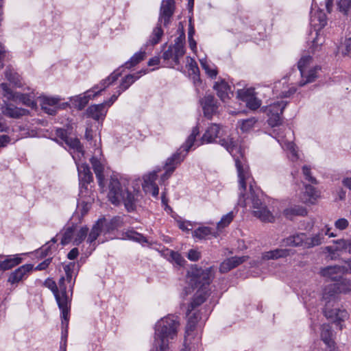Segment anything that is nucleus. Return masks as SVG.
Masks as SVG:
<instances>
[{"mask_svg":"<svg viewBox=\"0 0 351 351\" xmlns=\"http://www.w3.org/2000/svg\"><path fill=\"white\" fill-rule=\"evenodd\" d=\"M332 330L329 325H323L321 328V338L325 344L331 349L334 347V341L331 339Z\"/></svg>","mask_w":351,"mask_h":351,"instance_id":"nucleus-37","label":"nucleus"},{"mask_svg":"<svg viewBox=\"0 0 351 351\" xmlns=\"http://www.w3.org/2000/svg\"><path fill=\"white\" fill-rule=\"evenodd\" d=\"M234 215L233 212H230L226 215L223 216L221 220L217 223L218 229L223 228L228 226L230 222L233 220Z\"/></svg>","mask_w":351,"mask_h":351,"instance_id":"nucleus-53","label":"nucleus"},{"mask_svg":"<svg viewBox=\"0 0 351 351\" xmlns=\"http://www.w3.org/2000/svg\"><path fill=\"white\" fill-rule=\"evenodd\" d=\"M311 23L319 29H322L327 24L326 15L322 11L317 12L314 15L311 17Z\"/></svg>","mask_w":351,"mask_h":351,"instance_id":"nucleus-36","label":"nucleus"},{"mask_svg":"<svg viewBox=\"0 0 351 351\" xmlns=\"http://www.w3.org/2000/svg\"><path fill=\"white\" fill-rule=\"evenodd\" d=\"M34 269L32 264H25L11 272L8 276V282L11 285L18 284L27 278Z\"/></svg>","mask_w":351,"mask_h":351,"instance_id":"nucleus-14","label":"nucleus"},{"mask_svg":"<svg viewBox=\"0 0 351 351\" xmlns=\"http://www.w3.org/2000/svg\"><path fill=\"white\" fill-rule=\"evenodd\" d=\"M307 211L302 206H293L283 210V215L288 219L292 220L295 216H305Z\"/></svg>","mask_w":351,"mask_h":351,"instance_id":"nucleus-30","label":"nucleus"},{"mask_svg":"<svg viewBox=\"0 0 351 351\" xmlns=\"http://www.w3.org/2000/svg\"><path fill=\"white\" fill-rule=\"evenodd\" d=\"M143 190L146 193L152 194L154 197H157L159 193V189L156 184L143 185Z\"/></svg>","mask_w":351,"mask_h":351,"instance_id":"nucleus-56","label":"nucleus"},{"mask_svg":"<svg viewBox=\"0 0 351 351\" xmlns=\"http://www.w3.org/2000/svg\"><path fill=\"white\" fill-rule=\"evenodd\" d=\"M121 75V72L114 71L108 77L101 80L99 84L94 86L91 89L94 92L93 96L96 97L104 90L106 88L109 86L111 84L115 82Z\"/></svg>","mask_w":351,"mask_h":351,"instance_id":"nucleus-20","label":"nucleus"},{"mask_svg":"<svg viewBox=\"0 0 351 351\" xmlns=\"http://www.w3.org/2000/svg\"><path fill=\"white\" fill-rule=\"evenodd\" d=\"M50 248L51 245H49V243H47L36 252V254L39 255L40 257L44 258L49 254Z\"/></svg>","mask_w":351,"mask_h":351,"instance_id":"nucleus-63","label":"nucleus"},{"mask_svg":"<svg viewBox=\"0 0 351 351\" xmlns=\"http://www.w3.org/2000/svg\"><path fill=\"white\" fill-rule=\"evenodd\" d=\"M138 78L139 75L137 74L127 75L121 80V84L119 87V95H121L122 92L126 90Z\"/></svg>","mask_w":351,"mask_h":351,"instance_id":"nucleus-38","label":"nucleus"},{"mask_svg":"<svg viewBox=\"0 0 351 351\" xmlns=\"http://www.w3.org/2000/svg\"><path fill=\"white\" fill-rule=\"evenodd\" d=\"M40 106L45 112L49 115H55L57 111V107L60 99L56 97H49L43 96L39 97Z\"/></svg>","mask_w":351,"mask_h":351,"instance_id":"nucleus-18","label":"nucleus"},{"mask_svg":"<svg viewBox=\"0 0 351 351\" xmlns=\"http://www.w3.org/2000/svg\"><path fill=\"white\" fill-rule=\"evenodd\" d=\"M145 57V51H138L134 53L130 59L127 61L124 66L127 69H130L134 66H136L137 64H138L141 61H142Z\"/></svg>","mask_w":351,"mask_h":351,"instance_id":"nucleus-44","label":"nucleus"},{"mask_svg":"<svg viewBox=\"0 0 351 351\" xmlns=\"http://www.w3.org/2000/svg\"><path fill=\"white\" fill-rule=\"evenodd\" d=\"M78 176L80 180V185L82 187H86L88 184H90L93 180V174L90 168L86 164H82L77 165Z\"/></svg>","mask_w":351,"mask_h":351,"instance_id":"nucleus-24","label":"nucleus"},{"mask_svg":"<svg viewBox=\"0 0 351 351\" xmlns=\"http://www.w3.org/2000/svg\"><path fill=\"white\" fill-rule=\"evenodd\" d=\"M65 282L64 276H62L59 280L58 293L56 295V300L62 313V324L64 325L65 322L66 326L67 327L69 325L71 300L67 295Z\"/></svg>","mask_w":351,"mask_h":351,"instance_id":"nucleus-7","label":"nucleus"},{"mask_svg":"<svg viewBox=\"0 0 351 351\" xmlns=\"http://www.w3.org/2000/svg\"><path fill=\"white\" fill-rule=\"evenodd\" d=\"M338 6L341 12L346 14L351 8V0H339Z\"/></svg>","mask_w":351,"mask_h":351,"instance_id":"nucleus-61","label":"nucleus"},{"mask_svg":"<svg viewBox=\"0 0 351 351\" xmlns=\"http://www.w3.org/2000/svg\"><path fill=\"white\" fill-rule=\"evenodd\" d=\"M1 110L4 115L14 119L20 118L29 113V110L26 109L18 108L12 104L7 103H5V105L2 106Z\"/></svg>","mask_w":351,"mask_h":351,"instance_id":"nucleus-22","label":"nucleus"},{"mask_svg":"<svg viewBox=\"0 0 351 351\" xmlns=\"http://www.w3.org/2000/svg\"><path fill=\"white\" fill-rule=\"evenodd\" d=\"M333 243L337 244L338 246H337V248L338 249V251L341 250H346L348 249V245L349 243V239H337L335 241H333Z\"/></svg>","mask_w":351,"mask_h":351,"instance_id":"nucleus-62","label":"nucleus"},{"mask_svg":"<svg viewBox=\"0 0 351 351\" xmlns=\"http://www.w3.org/2000/svg\"><path fill=\"white\" fill-rule=\"evenodd\" d=\"M312 61L310 56H303L298 62V68L300 72L302 80L299 82L300 86H303L306 84L314 82L317 77V71L321 69L320 66H316L313 68L308 69Z\"/></svg>","mask_w":351,"mask_h":351,"instance_id":"nucleus-8","label":"nucleus"},{"mask_svg":"<svg viewBox=\"0 0 351 351\" xmlns=\"http://www.w3.org/2000/svg\"><path fill=\"white\" fill-rule=\"evenodd\" d=\"M56 135L66 145L71 148L75 149L79 153L83 154V147L79 139L76 138H69L67 135V131L62 128H57L56 130Z\"/></svg>","mask_w":351,"mask_h":351,"instance_id":"nucleus-16","label":"nucleus"},{"mask_svg":"<svg viewBox=\"0 0 351 351\" xmlns=\"http://www.w3.org/2000/svg\"><path fill=\"white\" fill-rule=\"evenodd\" d=\"M199 134L197 127L193 128L191 134L187 138L186 142L166 160L164 169L165 172L162 175L161 180L165 181L167 180L174 172L177 167L184 160L187 153L194 145L196 136Z\"/></svg>","mask_w":351,"mask_h":351,"instance_id":"nucleus-4","label":"nucleus"},{"mask_svg":"<svg viewBox=\"0 0 351 351\" xmlns=\"http://www.w3.org/2000/svg\"><path fill=\"white\" fill-rule=\"evenodd\" d=\"M213 278V267L206 269L195 267L191 271V284L198 289L208 290V287Z\"/></svg>","mask_w":351,"mask_h":351,"instance_id":"nucleus-9","label":"nucleus"},{"mask_svg":"<svg viewBox=\"0 0 351 351\" xmlns=\"http://www.w3.org/2000/svg\"><path fill=\"white\" fill-rule=\"evenodd\" d=\"M171 46L174 53V62L176 64H179L180 58H182L185 53L184 45L174 44L173 45Z\"/></svg>","mask_w":351,"mask_h":351,"instance_id":"nucleus-46","label":"nucleus"},{"mask_svg":"<svg viewBox=\"0 0 351 351\" xmlns=\"http://www.w3.org/2000/svg\"><path fill=\"white\" fill-rule=\"evenodd\" d=\"M324 315L327 317H335V322L340 323L344 322L348 318V313L346 310L335 309L333 311H328L325 308L324 311Z\"/></svg>","mask_w":351,"mask_h":351,"instance_id":"nucleus-31","label":"nucleus"},{"mask_svg":"<svg viewBox=\"0 0 351 351\" xmlns=\"http://www.w3.org/2000/svg\"><path fill=\"white\" fill-rule=\"evenodd\" d=\"M98 221H102V228L105 233L110 232L123 224V218L119 216L113 217L109 221H107L105 219H99Z\"/></svg>","mask_w":351,"mask_h":351,"instance_id":"nucleus-29","label":"nucleus"},{"mask_svg":"<svg viewBox=\"0 0 351 351\" xmlns=\"http://www.w3.org/2000/svg\"><path fill=\"white\" fill-rule=\"evenodd\" d=\"M169 261L174 262L177 265L184 267L186 263V260L182 256V255L173 250L169 251Z\"/></svg>","mask_w":351,"mask_h":351,"instance_id":"nucleus-47","label":"nucleus"},{"mask_svg":"<svg viewBox=\"0 0 351 351\" xmlns=\"http://www.w3.org/2000/svg\"><path fill=\"white\" fill-rule=\"evenodd\" d=\"M199 104L202 108L204 114L208 119L212 118L219 108V104L215 96L211 94L206 95L199 99Z\"/></svg>","mask_w":351,"mask_h":351,"instance_id":"nucleus-13","label":"nucleus"},{"mask_svg":"<svg viewBox=\"0 0 351 351\" xmlns=\"http://www.w3.org/2000/svg\"><path fill=\"white\" fill-rule=\"evenodd\" d=\"M22 262V258L18 255L13 257L8 256L4 261H0V270L5 271L19 265Z\"/></svg>","mask_w":351,"mask_h":351,"instance_id":"nucleus-32","label":"nucleus"},{"mask_svg":"<svg viewBox=\"0 0 351 351\" xmlns=\"http://www.w3.org/2000/svg\"><path fill=\"white\" fill-rule=\"evenodd\" d=\"M191 312L189 313L187 311L186 315L188 317V322L186 326V333L189 335V332L193 331L199 319V315L197 313H194L191 315Z\"/></svg>","mask_w":351,"mask_h":351,"instance_id":"nucleus-43","label":"nucleus"},{"mask_svg":"<svg viewBox=\"0 0 351 351\" xmlns=\"http://www.w3.org/2000/svg\"><path fill=\"white\" fill-rule=\"evenodd\" d=\"M188 66H189V71L190 72V73L194 75L193 77V83H194L195 86H196V90L197 92H199V89H198L197 86L202 84V81L200 80L199 75V71L198 66H197L196 62L194 60H193L192 58H191L190 62H189Z\"/></svg>","mask_w":351,"mask_h":351,"instance_id":"nucleus-35","label":"nucleus"},{"mask_svg":"<svg viewBox=\"0 0 351 351\" xmlns=\"http://www.w3.org/2000/svg\"><path fill=\"white\" fill-rule=\"evenodd\" d=\"M104 232L102 228V221H97L95 224L93 225L92 229L88 236L86 242L89 243V254H91L96 248L95 241L98 237Z\"/></svg>","mask_w":351,"mask_h":351,"instance_id":"nucleus-21","label":"nucleus"},{"mask_svg":"<svg viewBox=\"0 0 351 351\" xmlns=\"http://www.w3.org/2000/svg\"><path fill=\"white\" fill-rule=\"evenodd\" d=\"M180 325L178 317L168 315L162 318L155 325L154 346L160 351H167L169 341L177 336L178 328Z\"/></svg>","mask_w":351,"mask_h":351,"instance_id":"nucleus-2","label":"nucleus"},{"mask_svg":"<svg viewBox=\"0 0 351 351\" xmlns=\"http://www.w3.org/2000/svg\"><path fill=\"white\" fill-rule=\"evenodd\" d=\"M163 35V30L161 28V23L158 22L156 27L153 29L149 40L147 41V46H154L158 44Z\"/></svg>","mask_w":351,"mask_h":351,"instance_id":"nucleus-34","label":"nucleus"},{"mask_svg":"<svg viewBox=\"0 0 351 351\" xmlns=\"http://www.w3.org/2000/svg\"><path fill=\"white\" fill-rule=\"evenodd\" d=\"M252 179V176L250 175V178L245 180V184L247 185V182H249L250 191L251 195V200L252 204V208L254 209L253 214L254 216L258 218L263 222H269L271 223L274 221V216L272 213L267 209V206L263 204L261 199L254 194V191L253 189V184L252 182H250V180ZM254 182V180H252ZM247 186L245 187V189ZM239 200L238 204L242 207H246L245 202V191H241L239 189Z\"/></svg>","mask_w":351,"mask_h":351,"instance_id":"nucleus-5","label":"nucleus"},{"mask_svg":"<svg viewBox=\"0 0 351 351\" xmlns=\"http://www.w3.org/2000/svg\"><path fill=\"white\" fill-rule=\"evenodd\" d=\"M287 101H278L267 106L265 112L268 116L267 123L271 127L280 125L282 121V112L287 105Z\"/></svg>","mask_w":351,"mask_h":351,"instance_id":"nucleus-10","label":"nucleus"},{"mask_svg":"<svg viewBox=\"0 0 351 351\" xmlns=\"http://www.w3.org/2000/svg\"><path fill=\"white\" fill-rule=\"evenodd\" d=\"M0 86L3 90V95L7 97L8 99L13 100L15 101H19L23 105L30 107L32 109L36 108V102L32 95L13 93V91L8 87V85L6 83H2Z\"/></svg>","mask_w":351,"mask_h":351,"instance_id":"nucleus-12","label":"nucleus"},{"mask_svg":"<svg viewBox=\"0 0 351 351\" xmlns=\"http://www.w3.org/2000/svg\"><path fill=\"white\" fill-rule=\"evenodd\" d=\"M44 285L46 287L49 288L53 292L55 297L57 295V293H58V288L56 285V283L53 280L47 278V280H45Z\"/></svg>","mask_w":351,"mask_h":351,"instance_id":"nucleus-59","label":"nucleus"},{"mask_svg":"<svg viewBox=\"0 0 351 351\" xmlns=\"http://www.w3.org/2000/svg\"><path fill=\"white\" fill-rule=\"evenodd\" d=\"M94 92L92 89L86 90L83 95H79L71 98L73 104L79 110H82L89 100L95 97L93 96Z\"/></svg>","mask_w":351,"mask_h":351,"instance_id":"nucleus-28","label":"nucleus"},{"mask_svg":"<svg viewBox=\"0 0 351 351\" xmlns=\"http://www.w3.org/2000/svg\"><path fill=\"white\" fill-rule=\"evenodd\" d=\"M209 293L208 290L204 289H198L195 293L192 301L188 306L189 313L192 312L195 308L205 302Z\"/></svg>","mask_w":351,"mask_h":351,"instance_id":"nucleus-26","label":"nucleus"},{"mask_svg":"<svg viewBox=\"0 0 351 351\" xmlns=\"http://www.w3.org/2000/svg\"><path fill=\"white\" fill-rule=\"evenodd\" d=\"M90 162L93 166V171L95 173L96 178L98 180L99 186H102L104 180V166L100 161L95 157L90 159Z\"/></svg>","mask_w":351,"mask_h":351,"instance_id":"nucleus-33","label":"nucleus"},{"mask_svg":"<svg viewBox=\"0 0 351 351\" xmlns=\"http://www.w3.org/2000/svg\"><path fill=\"white\" fill-rule=\"evenodd\" d=\"M247 106L251 110H256L261 105V101L252 95L250 97V99L246 101Z\"/></svg>","mask_w":351,"mask_h":351,"instance_id":"nucleus-54","label":"nucleus"},{"mask_svg":"<svg viewBox=\"0 0 351 351\" xmlns=\"http://www.w3.org/2000/svg\"><path fill=\"white\" fill-rule=\"evenodd\" d=\"M220 132L221 129L219 125L212 124L206 130L202 137V141L203 143H210L215 141L216 138H219V144L225 147L234 158L237 170L239 189L245 191L246 187L245 180L250 178V171L249 166L246 163L243 150L232 138H221Z\"/></svg>","mask_w":351,"mask_h":351,"instance_id":"nucleus-1","label":"nucleus"},{"mask_svg":"<svg viewBox=\"0 0 351 351\" xmlns=\"http://www.w3.org/2000/svg\"><path fill=\"white\" fill-rule=\"evenodd\" d=\"M305 194L308 197V201L315 200L319 197V192L316 189L309 184L305 185Z\"/></svg>","mask_w":351,"mask_h":351,"instance_id":"nucleus-52","label":"nucleus"},{"mask_svg":"<svg viewBox=\"0 0 351 351\" xmlns=\"http://www.w3.org/2000/svg\"><path fill=\"white\" fill-rule=\"evenodd\" d=\"M136 195L137 193L134 191L123 190L119 180L111 178L109 184L108 198L112 204L117 205L123 202L128 212L134 211L136 208Z\"/></svg>","mask_w":351,"mask_h":351,"instance_id":"nucleus-3","label":"nucleus"},{"mask_svg":"<svg viewBox=\"0 0 351 351\" xmlns=\"http://www.w3.org/2000/svg\"><path fill=\"white\" fill-rule=\"evenodd\" d=\"M324 236L321 233L308 237L306 233L298 232L282 239V244L284 246L309 249L321 245Z\"/></svg>","mask_w":351,"mask_h":351,"instance_id":"nucleus-6","label":"nucleus"},{"mask_svg":"<svg viewBox=\"0 0 351 351\" xmlns=\"http://www.w3.org/2000/svg\"><path fill=\"white\" fill-rule=\"evenodd\" d=\"M344 267L339 265L328 266L322 269L321 273L323 276L337 281L341 278V274L344 273Z\"/></svg>","mask_w":351,"mask_h":351,"instance_id":"nucleus-27","label":"nucleus"},{"mask_svg":"<svg viewBox=\"0 0 351 351\" xmlns=\"http://www.w3.org/2000/svg\"><path fill=\"white\" fill-rule=\"evenodd\" d=\"M107 113V109L105 108V104L91 105L86 110V114L88 117L95 120H103Z\"/></svg>","mask_w":351,"mask_h":351,"instance_id":"nucleus-19","label":"nucleus"},{"mask_svg":"<svg viewBox=\"0 0 351 351\" xmlns=\"http://www.w3.org/2000/svg\"><path fill=\"white\" fill-rule=\"evenodd\" d=\"M302 172L305 177V179L307 181H308L309 182H311L312 184H317V180L314 177H313L311 176V169L308 167L304 165L302 167Z\"/></svg>","mask_w":351,"mask_h":351,"instance_id":"nucleus-60","label":"nucleus"},{"mask_svg":"<svg viewBox=\"0 0 351 351\" xmlns=\"http://www.w3.org/2000/svg\"><path fill=\"white\" fill-rule=\"evenodd\" d=\"M193 237L199 239H206L209 238V236L217 237V234L212 230L209 227H199L194 230L193 233Z\"/></svg>","mask_w":351,"mask_h":351,"instance_id":"nucleus-40","label":"nucleus"},{"mask_svg":"<svg viewBox=\"0 0 351 351\" xmlns=\"http://www.w3.org/2000/svg\"><path fill=\"white\" fill-rule=\"evenodd\" d=\"M338 51L344 56H351V38L346 39L344 43L338 48Z\"/></svg>","mask_w":351,"mask_h":351,"instance_id":"nucleus-51","label":"nucleus"},{"mask_svg":"<svg viewBox=\"0 0 351 351\" xmlns=\"http://www.w3.org/2000/svg\"><path fill=\"white\" fill-rule=\"evenodd\" d=\"M294 253L295 251L291 249L277 248L265 252L263 254V258L265 260H275L281 258H287V256L294 254Z\"/></svg>","mask_w":351,"mask_h":351,"instance_id":"nucleus-25","label":"nucleus"},{"mask_svg":"<svg viewBox=\"0 0 351 351\" xmlns=\"http://www.w3.org/2000/svg\"><path fill=\"white\" fill-rule=\"evenodd\" d=\"M256 122L257 119L254 117L243 119L241 121L240 128L244 132H248L254 126Z\"/></svg>","mask_w":351,"mask_h":351,"instance_id":"nucleus-49","label":"nucleus"},{"mask_svg":"<svg viewBox=\"0 0 351 351\" xmlns=\"http://www.w3.org/2000/svg\"><path fill=\"white\" fill-rule=\"evenodd\" d=\"M247 259V256H232L226 259L219 267L221 273H226Z\"/></svg>","mask_w":351,"mask_h":351,"instance_id":"nucleus-23","label":"nucleus"},{"mask_svg":"<svg viewBox=\"0 0 351 351\" xmlns=\"http://www.w3.org/2000/svg\"><path fill=\"white\" fill-rule=\"evenodd\" d=\"M201 65L205 70L206 74L211 78H215L218 72L216 67L211 68L210 65L206 62V60H201Z\"/></svg>","mask_w":351,"mask_h":351,"instance_id":"nucleus-50","label":"nucleus"},{"mask_svg":"<svg viewBox=\"0 0 351 351\" xmlns=\"http://www.w3.org/2000/svg\"><path fill=\"white\" fill-rule=\"evenodd\" d=\"M75 230L74 226L68 227L65 230L61 239L62 245H65L71 241L72 239L74 238Z\"/></svg>","mask_w":351,"mask_h":351,"instance_id":"nucleus-48","label":"nucleus"},{"mask_svg":"<svg viewBox=\"0 0 351 351\" xmlns=\"http://www.w3.org/2000/svg\"><path fill=\"white\" fill-rule=\"evenodd\" d=\"M186 257L189 261L196 262L201 258L202 254L196 249H191L187 252Z\"/></svg>","mask_w":351,"mask_h":351,"instance_id":"nucleus-57","label":"nucleus"},{"mask_svg":"<svg viewBox=\"0 0 351 351\" xmlns=\"http://www.w3.org/2000/svg\"><path fill=\"white\" fill-rule=\"evenodd\" d=\"M213 88L216 90L217 96L223 102H226L227 99L233 96V91L231 90V87L225 80H220L216 82Z\"/></svg>","mask_w":351,"mask_h":351,"instance_id":"nucleus-17","label":"nucleus"},{"mask_svg":"<svg viewBox=\"0 0 351 351\" xmlns=\"http://www.w3.org/2000/svg\"><path fill=\"white\" fill-rule=\"evenodd\" d=\"M88 228L86 226L80 228L76 232H75L73 238V244L80 245L87 237Z\"/></svg>","mask_w":351,"mask_h":351,"instance_id":"nucleus-45","label":"nucleus"},{"mask_svg":"<svg viewBox=\"0 0 351 351\" xmlns=\"http://www.w3.org/2000/svg\"><path fill=\"white\" fill-rule=\"evenodd\" d=\"M5 78L14 86L21 87L22 86L21 76L13 69L7 68L5 71Z\"/></svg>","mask_w":351,"mask_h":351,"instance_id":"nucleus-41","label":"nucleus"},{"mask_svg":"<svg viewBox=\"0 0 351 351\" xmlns=\"http://www.w3.org/2000/svg\"><path fill=\"white\" fill-rule=\"evenodd\" d=\"M252 95L253 90L250 89H239L237 90V97L245 102L250 99V97Z\"/></svg>","mask_w":351,"mask_h":351,"instance_id":"nucleus-55","label":"nucleus"},{"mask_svg":"<svg viewBox=\"0 0 351 351\" xmlns=\"http://www.w3.org/2000/svg\"><path fill=\"white\" fill-rule=\"evenodd\" d=\"M337 281L339 282L331 285L324 289L322 297L324 300L330 302L335 299V293H347L351 290L350 280L341 277Z\"/></svg>","mask_w":351,"mask_h":351,"instance_id":"nucleus-11","label":"nucleus"},{"mask_svg":"<svg viewBox=\"0 0 351 351\" xmlns=\"http://www.w3.org/2000/svg\"><path fill=\"white\" fill-rule=\"evenodd\" d=\"M174 0L162 1L160 10L158 23H162L165 27L169 25L174 12Z\"/></svg>","mask_w":351,"mask_h":351,"instance_id":"nucleus-15","label":"nucleus"},{"mask_svg":"<svg viewBox=\"0 0 351 351\" xmlns=\"http://www.w3.org/2000/svg\"><path fill=\"white\" fill-rule=\"evenodd\" d=\"M157 173L155 171L149 173V174L144 176V181L143 185L156 184V180L157 179Z\"/></svg>","mask_w":351,"mask_h":351,"instance_id":"nucleus-58","label":"nucleus"},{"mask_svg":"<svg viewBox=\"0 0 351 351\" xmlns=\"http://www.w3.org/2000/svg\"><path fill=\"white\" fill-rule=\"evenodd\" d=\"M75 265V263H70L68 265H66L64 267V270L65 272V280L68 284H69V287L71 289V293H73V289L75 285V280H73V268Z\"/></svg>","mask_w":351,"mask_h":351,"instance_id":"nucleus-42","label":"nucleus"},{"mask_svg":"<svg viewBox=\"0 0 351 351\" xmlns=\"http://www.w3.org/2000/svg\"><path fill=\"white\" fill-rule=\"evenodd\" d=\"M335 226L337 229L343 230L348 226V221L345 218H341L335 221Z\"/></svg>","mask_w":351,"mask_h":351,"instance_id":"nucleus-64","label":"nucleus"},{"mask_svg":"<svg viewBox=\"0 0 351 351\" xmlns=\"http://www.w3.org/2000/svg\"><path fill=\"white\" fill-rule=\"evenodd\" d=\"M123 236L125 239L143 244L147 243V239L142 234L136 232L134 230H128L124 232Z\"/></svg>","mask_w":351,"mask_h":351,"instance_id":"nucleus-39","label":"nucleus"}]
</instances>
